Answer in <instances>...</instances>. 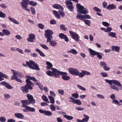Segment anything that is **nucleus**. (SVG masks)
I'll list each match as a JSON object with an SVG mask.
<instances>
[{"label": "nucleus", "instance_id": "e2e57ef3", "mask_svg": "<svg viewBox=\"0 0 122 122\" xmlns=\"http://www.w3.org/2000/svg\"><path fill=\"white\" fill-rule=\"evenodd\" d=\"M4 96L5 99H8L10 97V95L9 94L7 93L5 94Z\"/></svg>", "mask_w": 122, "mask_h": 122}, {"label": "nucleus", "instance_id": "13d9d810", "mask_svg": "<svg viewBox=\"0 0 122 122\" xmlns=\"http://www.w3.org/2000/svg\"><path fill=\"white\" fill-rule=\"evenodd\" d=\"M0 7L3 9H5L7 8V6L5 4L2 3L0 4Z\"/></svg>", "mask_w": 122, "mask_h": 122}, {"label": "nucleus", "instance_id": "b1692460", "mask_svg": "<svg viewBox=\"0 0 122 122\" xmlns=\"http://www.w3.org/2000/svg\"><path fill=\"white\" fill-rule=\"evenodd\" d=\"M106 8L109 10H113L116 9V6L113 4H109L107 6Z\"/></svg>", "mask_w": 122, "mask_h": 122}, {"label": "nucleus", "instance_id": "473e14b6", "mask_svg": "<svg viewBox=\"0 0 122 122\" xmlns=\"http://www.w3.org/2000/svg\"><path fill=\"white\" fill-rule=\"evenodd\" d=\"M68 53H70L74 55H76L77 53V52L75 49H73L70 50L68 51Z\"/></svg>", "mask_w": 122, "mask_h": 122}, {"label": "nucleus", "instance_id": "774afa93", "mask_svg": "<svg viewBox=\"0 0 122 122\" xmlns=\"http://www.w3.org/2000/svg\"><path fill=\"white\" fill-rule=\"evenodd\" d=\"M102 24L105 26L108 27L109 25V24L107 22H102Z\"/></svg>", "mask_w": 122, "mask_h": 122}, {"label": "nucleus", "instance_id": "5fc2aeb1", "mask_svg": "<svg viewBox=\"0 0 122 122\" xmlns=\"http://www.w3.org/2000/svg\"><path fill=\"white\" fill-rule=\"evenodd\" d=\"M46 74L48 76L51 77L53 76L52 72L50 71H46Z\"/></svg>", "mask_w": 122, "mask_h": 122}, {"label": "nucleus", "instance_id": "ddd939ff", "mask_svg": "<svg viewBox=\"0 0 122 122\" xmlns=\"http://www.w3.org/2000/svg\"><path fill=\"white\" fill-rule=\"evenodd\" d=\"M101 66L103 67L104 69L106 71L109 70L110 68L109 67H108L107 63L104 61H101L100 63Z\"/></svg>", "mask_w": 122, "mask_h": 122}, {"label": "nucleus", "instance_id": "a878e982", "mask_svg": "<svg viewBox=\"0 0 122 122\" xmlns=\"http://www.w3.org/2000/svg\"><path fill=\"white\" fill-rule=\"evenodd\" d=\"M111 49L112 51H115L116 52H118L120 49V47L117 46H113L111 47Z\"/></svg>", "mask_w": 122, "mask_h": 122}, {"label": "nucleus", "instance_id": "8fccbe9b", "mask_svg": "<svg viewBox=\"0 0 122 122\" xmlns=\"http://www.w3.org/2000/svg\"><path fill=\"white\" fill-rule=\"evenodd\" d=\"M71 96L72 97L76 99L77 98L79 97V95L77 93L72 94Z\"/></svg>", "mask_w": 122, "mask_h": 122}, {"label": "nucleus", "instance_id": "37998d69", "mask_svg": "<svg viewBox=\"0 0 122 122\" xmlns=\"http://www.w3.org/2000/svg\"><path fill=\"white\" fill-rule=\"evenodd\" d=\"M103 54L101 52H97L96 55H97V57L99 59H101L102 58Z\"/></svg>", "mask_w": 122, "mask_h": 122}, {"label": "nucleus", "instance_id": "c85d7f7f", "mask_svg": "<svg viewBox=\"0 0 122 122\" xmlns=\"http://www.w3.org/2000/svg\"><path fill=\"white\" fill-rule=\"evenodd\" d=\"M53 7L54 8L57 9H61V10L63 9V8L61 5L57 4H55L53 5Z\"/></svg>", "mask_w": 122, "mask_h": 122}, {"label": "nucleus", "instance_id": "6ab92c4d", "mask_svg": "<svg viewBox=\"0 0 122 122\" xmlns=\"http://www.w3.org/2000/svg\"><path fill=\"white\" fill-rule=\"evenodd\" d=\"M22 111L24 112H34L35 111V109L33 107H29V106L26 107V108L23 109Z\"/></svg>", "mask_w": 122, "mask_h": 122}, {"label": "nucleus", "instance_id": "2f4dec72", "mask_svg": "<svg viewBox=\"0 0 122 122\" xmlns=\"http://www.w3.org/2000/svg\"><path fill=\"white\" fill-rule=\"evenodd\" d=\"M3 34L5 35H10V31L7 29H3L2 30Z\"/></svg>", "mask_w": 122, "mask_h": 122}, {"label": "nucleus", "instance_id": "49530a36", "mask_svg": "<svg viewBox=\"0 0 122 122\" xmlns=\"http://www.w3.org/2000/svg\"><path fill=\"white\" fill-rule=\"evenodd\" d=\"M31 12L33 15H35L36 14V10L35 8L32 7H30Z\"/></svg>", "mask_w": 122, "mask_h": 122}, {"label": "nucleus", "instance_id": "680f3d73", "mask_svg": "<svg viewBox=\"0 0 122 122\" xmlns=\"http://www.w3.org/2000/svg\"><path fill=\"white\" fill-rule=\"evenodd\" d=\"M15 79V81L18 82L20 83H22V81L20 79H19L18 77H15L14 80Z\"/></svg>", "mask_w": 122, "mask_h": 122}, {"label": "nucleus", "instance_id": "a18cd8bd", "mask_svg": "<svg viewBox=\"0 0 122 122\" xmlns=\"http://www.w3.org/2000/svg\"><path fill=\"white\" fill-rule=\"evenodd\" d=\"M42 98L44 101L46 102H48V103H49L48 99L46 96L44 95L42 96Z\"/></svg>", "mask_w": 122, "mask_h": 122}, {"label": "nucleus", "instance_id": "864d4df0", "mask_svg": "<svg viewBox=\"0 0 122 122\" xmlns=\"http://www.w3.org/2000/svg\"><path fill=\"white\" fill-rule=\"evenodd\" d=\"M93 9L96 12H101V10L97 7H95L93 8Z\"/></svg>", "mask_w": 122, "mask_h": 122}, {"label": "nucleus", "instance_id": "1a4fd4ad", "mask_svg": "<svg viewBox=\"0 0 122 122\" xmlns=\"http://www.w3.org/2000/svg\"><path fill=\"white\" fill-rule=\"evenodd\" d=\"M65 3L67 8L71 12H72L74 7L72 2L70 1L67 0L66 1Z\"/></svg>", "mask_w": 122, "mask_h": 122}, {"label": "nucleus", "instance_id": "c756f323", "mask_svg": "<svg viewBox=\"0 0 122 122\" xmlns=\"http://www.w3.org/2000/svg\"><path fill=\"white\" fill-rule=\"evenodd\" d=\"M89 51V52L91 55L93 56L96 55L97 52L95 51L90 48L88 49Z\"/></svg>", "mask_w": 122, "mask_h": 122}, {"label": "nucleus", "instance_id": "f3484780", "mask_svg": "<svg viewBox=\"0 0 122 122\" xmlns=\"http://www.w3.org/2000/svg\"><path fill=\"white\" fill-rule=\"evenodd\" d=\"M0 84L2 86H5V87L8 89H10L13 88V87L9 83L5 81L1 82Z\"/></svg>", "mask_w": 122, "mask_h": 122}, {"label": "nucleus", "instance_id": "aec40b11", "mask_svg": "<svg viewBox=\"0 0 122 122\" xmlns=\"http://www.w3.org/2000/svg\"><path fill=\"white\" fill-rule=\"evenodd\" d=\"M52 39H50V40H48V39H47L46 41V42L48 43L49 42H50V45L51 46H56V45L57 43L55 40L51 41V40Z\"/></svg>", "mask_w": 122, "mask_h": 122}, {"label": "nucleus", "instance_id": "39448f33", "mask_svg": "<svg viewBox=\"0 0 122 122\" xmlns=\"http://www.w3.org/2000/svg\"><path fill=\"white\" fill-rule=\"evenodd\" d=\"M51 70L52 71L53 76H54L55 77H59V75H62L63 74H66V72L60 71L54 68H52Z\"/></svg>", "mask_w": 122, "mask_h": 122}, {"label": "nucleus", "instance_id": "de8ad7c7", "mask_svg": "<svg viewBox=\"0 0 122 122\" xmlns=\"http://www.w3.org/2000/svg\"><path fill=\"white\" fill-rule=\"evenodd\" d=\"M60 29L66 31L67 30V28L65 26V25L63 24H61L60 26Z\"/></svg>", "mask_w": 122, "mask_h": 122}, {"label": "nucleus", "instance_id": "052dcab7", "mask_svg": "<svg viewBox=\"0 0 122 122\" xmlns=\"http://www.w3.org/2000/svg\"><path fill=\"white\" fill-rule=\"evenodd\" d=\"M97 96L99 98L102 99H104L105 98V97L104 96L102 95L98 94L97 95Z\"/></svg>", "mask_w": 122, "mask_h": 122}, {"label": "nucleus", "instance_id": "338daca9", "mask_svg": "<svg viewBox=\"0 0 122 122\" xmlns=\"http://www.w3.org/2000/svg\"><path fill=\"white\" fill-rule=\"evenodd\" d=\"M101 74L102 76L104 77H106L108 76V75L105 72H102L101 73Z\"/></svg>", "mask_w": 122, "mask_h": 122}, {"label": "nucleus", "instance_id": "0eeeda50", "mask_svg": "<svg viewBox=\"0 0 122 122\" xmlns=\"http://www.w3.org/2000/svg\"><path fill=\"white\" fill-rule=\"evenodd\" d=\"M69 32L72 36V39L74 40L75 41L77 42L79 41L80 37L78 35L71 31H69Z\"/></svg>", "mask_w": 122, "mask_h": 122}, {"label": "nucleus", "instance_id": "4468645a", "mask_svg": "<svg viewBox=\"0 0 122 122\" xmlns=\"http://www.w3.org/2000/svg\"><path fill=\"white\" fill-rule=\"evenodd\" d=\"M83 116L84 117V118L82 120L77 119V122H88L89 119V116L85 114H83Z\"/></svg>", "mask_w": 122, "mask_h": 122}, {"label": "nucleus", "instance_id": "4c0bfd02", "mask_svg": "<svg viewBox=\"0 0 122 122\" xmlns=\"http://www.w3.org/2000/svg\"><path fill=\"white\" fill-rule=\"evenodd\" d=\"M63 116L64 118H65L69 120H71L73 118V117L71 116L64 115Z\"/></svg>", "mask_w": 122, "mask_h": 122}, {"label": "nucleus", "instance_id": "c03bdc74", "mask_svg": "<svg viewBox=\"0 0 122 122\" xmlns=\"http://www.w3.org/2000/svg\"><path fill=\"white\" fill-rule=\"evenodd\" d=\"M46 64L48 66H46V67L47 69H50L51 68V67H52L53 65L50 62L47 61L46 63Z\"/></svg>", "mask_w": 122, "mask_h": 122}, {"label": "nucleus", "instance_id": "0e129e2a", "mask_svg": "<svg viewBox=\"0 0 122 122\" xmlns=\"http://www.w3.org/2000/svg\"><path fill=\"white\" fill-rule=\"evenodd\" d=\"M6 17L5 15L2 11H0V17L4 18Z\"/></svg>", "mask_w": 122, "mask_h": 122}, {"label": "nucleus", "instance_id": "f03ea898", "mask_svg": "<svg viewBox=\"0 0 122 122\" xmlns=\"http://www.w3.org/2000/svg\"><path fill=\"white\" fill-rule=\"evenodd\" d=\"M76 7L78 9L77 10V12L80 14H86L88 13V9L86 8L84 9V7L81 5L80 4H77L76 5Z\"/></svg>", "mask_w": 122, "mask_h": 122}, {"label": "nucleus", "instance_id": "5701e85b", "mask_svg": "<svg viewBox=\"0 0 122 122\" xmlns=\"http://www.w3.org/2000/svg\"><path fill=\"white\" fill-rule=\"evenodd\" d=\"M20 89L21 91L23 93H27L28 92V89L25 85L21 86L20 87Z\"/></svg>", "mask_w": 122, "mask_h": 122}, {"label": "nucleus", "instance_id": "cd10ccee", "mask_svg": "<svg viewBox=\"0 0 122 122\" xmlns=\"http://www.w3.org/2000/svg\"><path fill=\"white\" fill-rule=\"evenodd\" d=\"M8 19L9 20L15 24L18 25L19 24V22L13 18L9 16Z\"/></svg>", "mask_w": 122, "mask_h": 122}, {"label": "nucleus", "instance_id": "69168bd1", "mask_svg": "<svg viewBox=\"0 0 122 122\" xmlns=\"http://www.w3.org/2000/svg\"><path fill=\"white\" fill-rule=\"evenodd\" d=\"M50 23L52 25H55L56 24V22L55 20L52 19L51 20Z\"/></svg>", "mask_w": 122, "mask_h": 122}, {"label": "nucleus", "instance_id": "393cba45", "mask_svg": "<svg viewBox=\"0 0 122 122\" xmlns=\"http://www.w3.org/2000/svg\"><path fill=\"white\" fill-rule=\"evenodd\" d=\"M14 116L16 118L20 119H23L24 117L23 115L19 113H15L14 114Z\"/></svg>", "mask_w": 122, "mask_h": 122}, {"label": "nucleus", "instance_id": "f8f14e48", "mask_svg": "<svg viewBox=\"0 0 122 122\" xmlns=\"http://www.w3.org/2000/svg\"><path fill=\"white\" fill-rule=\"evenodd\" d=\"M69 98L70 100H71L69 101L70 102H71L78 105H80L82 104L80 100H76L71 97H70Z\"/></svg>", "mask_w": 122, "mask_h": 122}, {"label": "nucleus", "instance_id": "9b49d317", "mask_svg": "<svg viewBox=\"0 0 122 122\" xmlns=\"http://www.w3.org/2000/svg\"><path fill=\"white\" fill-rule=\"evenodd\" d=\"M26 82L27 83L25 85L29 89L31 90L34 86L33 84L28 79L26 80Z\"/></svg>", "mask_w": 122, "mask_h": 122}, {"label": "nucleus", "instance_id": "4be33fe9", "mask_svg": "<svg viewBox=\"0 0 122 122\" xmlns=\"http://www.w3.org/2000/svg\"><path fill=\"white\" fill-rule=\"evenodd\" d=\"M59 37L61 39H64L65 41L68 42L69 41V39L67 36L63 33H60L59 34Z\"/></svg>", "mask_w": 122, "mask_h": 122}, {"label": "nucleus", "instance_id": "72a5a7b5", "mask_svg": "<svg viewBox=\"0 0 122 122\" xmlns=\"http://www.w3.org/2000/svg\"><path fill=\"white\" fill-rule=\"evenodd\" d=\"M37 3L36 2H35L33 1H30L28 2L27 5L29 4L30 5L33 6H35L37 5Z\"/></svg>", "mask_w": 122, "mask_h": 122}, {"label": "nucleus", "instance_id": "bf43d9fd", "mask_svg": "<svg viewBox=\"0 0 122 122\" xmlns=\"http://www.w3.org/2000/svg\"><path fill=\"white\" fill-rule=\"evenodd\" d=\"M40 45L42 48L44 49L48 50L49 49V48L45 45L40 44Z\"/></svg>", "mask_w": 122, "mask_h": 122}, {"label": "nucleus", "instance_id": "4d7b16f0", "mask_svg": "<svg viewBox=\"0 0 122 122\" xmlns=\"http://www.w3.org/2000/svg\"><path fill=\"white\" fill-rule=\"evenodd\" d=\"M6 118L4 117H0V121L1 122H5L6 121Z\"/></svg>", "mask_w": 122, "mask_h": 122}, {"label": "nucleus", "instance_id": "2eb2a0df", "mask_svg": "<svg viewBox=\"0 0 122 122\" xmlns=\"http://www.w3.org/2000/svg\"><path fill=\"white\" fill-rule=\"evenodd\" d=\"M26 97L28 98V99L27 100H29L30 103L32 104L35 103V100L34 99L32 96L29 94H27L26 95Z\"/></svg>", "mask_w": 122, "mask_h": 122}, {"label": "nucleus", "instance_id": "412c9836", "mask_svg": "<svg viewBox=\"0 0 122 122\" xmlns=\"http://www.w3.org/2000/svg\"><path fill=\"white\" fill-rule=\"evenodd\" d=\"M21 102L22 104V107L25 108L26 107L28 106L27 105L30 104L31 103L30 102L29 100H21Z\"/></svg>", "mask_w": 122, "mask_h": 122}, {"label": "nucleus", "instance_id": "a211bd4d", "mask_svg": "<svg viewBox=\"0 0 122 122\" xmlns=\"http://www.w3.org/2000/svg\"><path fill=\"white\" fill-rule=\"evenodd\" d=\"M29 37L27 38V41L30 42H34L33 40L35 39V35L33 34H30L29 35Z\"/></svg>", "mask_w": 122, "mask_h": 122}, {"label": "nucleus", "instance_id": "bb28decb", "mask_svg": "<svg viewBox=\"0 0 122 122\" xmlns=\"http://www.w3.org/2000/svg\"><path fill=\"white\" fill-rule=\"evenodd\" d=\"M66 74H63L61 75H62V79L66 81L70 79V77L69 76H67V74L66 73Z\"/></svg>", "mask_w": 122, "mask_h": 122}, {"label": "nucleus", "instance_id": "3c124183", "mask_svg": "<svg viewBox=\"0 0 122 122\" xmlns=\"http://www.w3.org/2000/svg\"><path fill=\"white\" fill-rule=\"evenodd\" d=\"M84 21L86 25L88 26L90 25L91 23L90 20H84Z\"/></svg>", "mask_w": 122, "mask_h": 122}, {"label": "nucleus", "instance_id": "6e6d98bb", "mask_svg": "<svg viewBox=\"0 0 122 122\" xmlns=\"http://www.w3.org/2000/svg\"><path fill=\"white\" fill-rule=\"evenodd\" d=\"M77 86L79 89L82 90L83 91H85L86 90V89L84 87L81 86L79 85H77Z\"/></svg>", "mask_w": 122, "mask_h": 122}, {"label": "nucleus", "instance_id": "ea45409f", "mask_svg": "<svg viewBox=\"0 0 122 122\" xmlns=\"http://www.w3.org/2000/svg\"><path fill=\"white\" fill-rule=\"evenodd\" d=\"M48 98L50 100V102L52 104H54L55 102V100L54 98L52 96H49Z\"/></svg>", "mask_w": 122, "mask_h": 122}, {"label": "nucleus", "instance_id": "9d476101", "mask_svg": "<svg viewBox=\"0 0 122 122\" xmlns=\"http://www.w3.org/2000/svg\"><path fill=\"white\" fill-rule=\"evenodd\" d=\"M86 75H90V73L89 72L82 70L81 72H80L79 71L77 76H78L80 78H81L84 76Z\"/></svg>", "mask_w": 122, "mask_h": 122}, {"label": "nucleus", "instance_id": "603ef678", "mask_svg": "<svg viewBox=\"0 0 122 122\" xmlns=\"http://www.w3.org/2000/svg\"><path fill=\"white\" fill-rule=\"evenodd\" d=\"M58 93L61 95H63L64 93V91L62 89H59L58 90Z\"/></svg>", "mask_w": 122, "mask_h": 122}, {"label": "nucleus", "instance_id": "79ce46f5", "mask_svg": "<svg viewBox=\"0 0 122 122\" xmlns=\"http://www.w3.org/2000/svg\"><path fill=\"white\" fill-rule=\"evenodd\" d=\"M112 103L118 106H120L121 105L119 103V101L116 99L113 100Z\"/></svg>", "mask_w": 122, "mask_h": 122}, {"label": "nucleus", "instance_id": "6e6552de", "mask_svg": "<svg viewBox=\"0 0 122 122\" xmlns=\"http://www.w3.org/2000/svg\"><path fill=\"white\" fill-rule=\"evenodd\" d=\"M68 70L69 73L71 74L76 76H77L79 71L77 69L71 67L69 68L68 69Z\"/></svg>", "mask_w": 122, "mask_h": 122}, {"label": "nucleus", "instance_id": "f704fd0d", "mask_svg": "<svg viewBox=\"0 0 122 122\" xmlns=\"http://www.w3.org/2000/svg\"><path fill=\"white\" fill-rule=\"evenodd\" d=\"M36 51L38 52L41 56L43 57L45 56V55L38 48L36 49Z\"/></svg>", "mask_w": 122, "mask_h": 122}, {"label": "nucleus", "instance_id": "09e8293b", "mask_svg": "<svg viewBox=\"0 0 122 122\" xmlns=\"http://www.w3.org/2000/svg\"><path fill=\"white\" fill-rule=\"evenodd\" d=\"M50 108L51 110L52 111H55L56 110V108L54 105H51L50 106Z\"/></svg>", "mask_w": 122, "mask_h": 122}, {"label": "nucleus", "instance_id": "f257e3e1", "mask_svg": "<svg viewBox=\"0 0 122 122\" xmlns=\"http://www.w3.org/2000/svg\"><path fill=\"white\" fill-rule=\"evenodd\" d=\"M26 65L30 69L37 70H40L38 66L34 61L30 60L29 62L26 61Z\"/></svg>", "mask_w": 122, "mask_h": 122}, {"label": "nucleus", "instance_id": "58836bf2", "mask_svg": "<svg viewBox=\"0 0 122 122\" xmlns=\"http://www.w3.org/2000/svg\"><path fill=\"white\" fill-rule=\"evenodd\" d=\"M115 84H112L111 85H110V88L113 89H114V90H116L117 91H119V89L115 85Z\"/></svg>", "mask_w": 122, "mask_h": 122}, {"label": "nucleus", "instance_id": "a19ab883", "mask_svg": "<svg viewBox=\"0 0 122 122\" xmlns=\"http://www.w3.org/2000/svg\"><path fill=\"white\" fill-rule=\"evenodd\" d=\"M26 77L28 78V79L29 80H31L35 82H37V80L34 77H31L29 76H27Z\"/></svg>", "mask_w": 122, "mask_h": 122}, {"label": "nucleus", "instance_id": "20e7f679", "mask_svg": "<svg viewBox=\"0 0 122 122\" xmlns=\"http://www.w3.org/2000/svg\"><path fill=\"white\" fill-rule=\"evenodd\" d=\"M105 80L110 85L112 84H116L118 87H121V89H122V85L119 81L114 80H109L107 79H105Z\"/></svg>", "mask_w": 122, "mask_h": 122}, {"label": "nucleus", "instance_id": "dca6fc26", "mask_svg": "<svg viewBox=\"0 0 122 122\" xmlns=\"http://www.w3.org/2000/svg\"><path fill=\"white\" fill-rule=\"evenodd\" d=\"M39 112L41 113H43L45 115L50 116L52 115V112L50 111H43L41 109L39 110Z\"/></svg>", "mask_w": 122, "mask_h": 122}, {"label": "nucleus", "instance_id": "e433bc0d", "mask_svg": "<svg viewBox=\"0 0 122 122\" xmlns=\"http://www.w3.org/2000/svg\"><path fill=\"white\" fill-rule=\"evenodd\" d=\"M108 35L109 36L112 37H113L117 38L116 36V34L115 32H111L108 33Z\"/></svg>", "mask_w": 122, "mask_h": 122}, {"label": "nucleus", "instance_id": "7ed1b4c3", "mask_svg": "<svg viewBox=\"0 0 122 122\" xmlns=\"http://www.w3.org/2000/svg\"><path fill=\"white\" fill-rule=\"evenodd\" d=\"M11 71L13 72V75L11 76V79L12 80H14L15 77H18L19 78H21L23 77L22 74L18 71H16L14 70H11Z\"/></svg>", "mask_w": 122, "mask_h": 122}, {"label": "nucleus", "instance_id": "c9c22d12", "mask_svg": "<svg viewBox=\"0 0 122 122\" xmlns=\"http://www.w3.org/2000/svg\"><path fill=\"white\" fill-rule=\"evenodd\" d=\"M53 12L55 17L57 19H59L60 18V16L58 14L57 11L55 10H53Z\"/></svg>", "mask_w": 122, "mask_h": 122}, {"label": "nucleus", "instance_id": "423d86ee", "mask_svg": "<svg viewBox=\"0 0 122 122\" xmlns=\"http://www.w3.org/2000/svg\"><path fill=\"white\" fill-rule=\"evenodd\" d=\"M45 38L49 40L50 39H53V37L51 35L53 34V32L51 30H46L45 31Z\"/></svg>", "mask_w": 122, "mask_h": 122}, {"label": "nucleus", "instance_id": "7c9ffc66", "mask_svg": "<svg viewBox=\"0 0 122 122\" xmlns=\"http://www.w3.org/2000/svg\"><path fill=\"white\" fill-rule=\"evenodd\" d=\"M76 17L77 19L83 21L84 20V19H85L84 15H82L79 13L77 14V15Z\"/></svg>", "mask_w": 122, "mask_h": 122}]
</instances>
